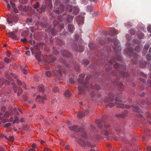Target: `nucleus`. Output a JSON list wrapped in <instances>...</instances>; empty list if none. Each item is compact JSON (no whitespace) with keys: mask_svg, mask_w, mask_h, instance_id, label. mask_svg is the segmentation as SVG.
Masks as SVG:
<instances>
[{"mask_svg":"<svg viewBox=\"0 0 151 151\" xmlns=\"http://www.w3.org/2000/svg\"><path fill=\"white\" fill-rule=\"evenodd\" d=\"M114 67L117 70V72L115 70H113L111 72V74L114 76H116L118 73L121 76L126 77L129 76V74L125 73L126 66L125 65H121L118 63H116L114 65Z\"/></svg>","mask_w":151,"mask_h":151,"instance_id":"1","label":"nucleus"},{"mask_svg":"<svg viewBox=\"0 0 151 151\" xmlns=\"http://www.w3.org/2000/svg\"><path fill=\"white\" fill-rule=\"evenodd\" d=\"M108 41L109 42H111L112 48L115 52L116 53H118L120 52L122 48L119 46V41L117 39H114L113 40L110 38H108Z\"/></svg>","mask_w":151,"mask_h":151,"instance_id":"2","label":"nucleus"},{"mask_svg":"<svg viewBox=\"0 0 151 151\" xmlns=\"http://www.w3.org/2000/svg\"><path fill=\"white\" fill-rule=\"evenodd\" d=\"M116 104L117 105V107L118 108H122L125 107L126 108L129 109L130 107L133 106V110L134 111L137 112H140V110L139 109L138 106H134L133 105H131V106L126 105H125L124 104L119 102L116 103Z\"/></svg>","mask_w":151,"mask_h":151,"instance_id":"3","label":"nucleus"},{"mask_svg":"<svg viewBox=\"0 0 151 151\" xmlns=\"http://www.w3.org/2000/svg\"><path fill=\"white\" fill-rule=\"evenodd\" d=\"M78 142L81 145L84 146H88L90 147H95V145L93 143H91L88 141L85 142L82 139H79L78 140Z\"/></svg>","mask_w":151,"mask_h":151,"instance_id":"4","label":"nucleus"},{"mask_svg":"<svg viewBox=\"0 0 151 151\" xmlns=\"http://www.w3.org/2000/svg\"><path fill=\"white\" fill-rule=\"evenodd\" d=\"M127 49L130 52V54L129 56H131L132 55L133 56L134 58L135 59H137L138 58V55L136 53H133V48L132 47H130V44L129 43H127Z\"/></svg>","mask_w":151,"mask_h":151,"instance_id":"5","label":"nucleus"},{"mask_svg":"<svg viewBox=\"0 0 151 151\" xmlns=\"http://www.w3.org/2000/svg\"><path fill=\"white\" fill-rule=\"evenodd\" d=\"M72 49L76 51L81 52L83 51V47L81 45L78 44V46L75 43L72 45Z\"/></svg>","mask_w":151,"mask_h":151,"instance_id":"6","label":"nucleus"},{"mask_svg":"<svg viewBox=\"0 0 151 151\" xmlns=\"http://www.w3.org/2000/svg\"><path fill=\"white\" fill-rule=\"evenodd\" d=\"M61 53L62 55L65 58H71L72 57V54L68 50H62L61 51Z\"/></svg>","mask_w":151,"mask_h":151,"instance_id":"7","label":"nucleus"},{"mask_svg":"<svg viewBox=\"0 0 151 151\" xmlns=\"http://www.w3.org/2000/svg\"><path fill=\"white\" fill-rule=\"evenodd\" d=\"M19 19L18 17L15 15H13L9 17L7 19L9 24L12 23L13 22L16 23Z\"/></svg>","mask_w":151,"mask_h":151,"instance_id":"8","label":"nucleus"},{"mask_svg":"<svg viewBox=\"0 0 151 151\" xmlns=\"http://www.w3.org/2000/svg\"><path fill=\"white\" fill-rule=\"evenodd\" d=\"M78 127V126L75 125L73 126L69 127L68 128H69L71 131H75L76 132H81L83 130V129L82 127L79 128H78V129H77Z\"/></svg>","mask_w":151,"mask_h":151,"instance_id":"9","label":"nucleus"},{"mask_svg":"<svg viewBox=\"0 0 151 151\" xmlns=\"http://www.w3.org/2000/svg\"><path fill=\"white\" fill-rule=\"evenodd\" d=\"M7 35L11 39H14L17 40L19 39V37L17 36V35L14 32L12 31L9 32Z\"/></svg>","mask_w":151,"mask_h":151,"instance_id":"10","label":"nucleus"},{"mask_svg":"<svg viewBox=\"0 0 151 151\" xmlns=\"http://www.w3.org/2000/svg\"><path fill=\"white\" fill-rule=\"evenodd\" d=\"M105 35H109L111 36H113L117 35L115 32V29L114 28H111L110 29L109 32H106L104 33Z\"/></svg>","mask_w":151,"mask_h":151,"instance_id":"11","label":"nucleus"},{"mask_svg":"<svg viewBox=\"0 0 151 151\" xmlns=\"http://www.w3.org/2000/svg\"><path fill=\"white\" fill-rule=\"evenodd\" d=\"M19 11L27 12L30 10V7L28 6L21 5L19 6Z\"/></svg>","mask_w":151,"mask_h":151,"instance_id":"12","label":"nucleus"},{"mask_svg":"<svg viewBox=\"0 0 151 151\" xmlns=\"http://www.w3.org/2000/svg\"><path fill=\"white\" fill-rule=\"evenodd\" d=\"M88 114V110H86L83 112H80L77 114L78 116L80 118H83L86 115Z\"/></svg>","mask_w":151,"mask_h":151,"instance_id":"13","label":"nucleus"},{"mask_svg":"<svg viewBox=\"0 0 151 151\" xmlns=\"http://www.w3.org/2000/svg\"><path fill=\"white\" fill-rule=\"evenodd\" d=\"M128 111L127 110L122 114H115V116L118 118H124L126 115L127 114Z\"/></svg>","mask_w":151,"mask_h":151,"instance_id":"14","label":"nucleus"},{"mask_svg":"<svg viewBox=\"0 0 151 151\" xmlns=\"http://www.w3.org/2000/svg\"><path fill=\"white\" fill-rule=\"evenodd\" d=\"M68 30L71 33H72L75 29L74 26L71 24H69L68 26Z\"/></svg>","mask_w":151,"mask_h":151,"instance_id":"15","label":"nucleus"},{"mask_svg":"<svg viewBox=\"0 0 151 151\" xmlns=\"http://www.w3.org/2000/svg\"><path fill=\"white\" fill-rule=\"evenodd\" d=\"M61 62L63 64L67 67H69L70 66L72 65L73 64V63L71 62H69L68 63L64 59H63Z\"/></svg>","mask_w":151,"mask_h":151,"instance_id":"16","label":"nucleus"},{"mask_svg":"<svg viewBox=\"0 0 151 151\" xmlns=\"http://www.w3.org/2000/svg\"><path fill=\"white\" fill-rule=\"evenodd\" d=\"M89 85L91 88H94L96 90H98L100 89V86L98 85L97 84H94L93 85V84L90 83Z\"/></svg>","mask_w":151,"mask_h":151,"instance_id":"17","label":"nucleus"},{"mask_svg":"<svg viewBox=\"0 0 151 151\" xmlns=\"http://www.w3.org/2000/svg\"><path fill=\"white\" fill-rule=\"evenodd\" d=\"M90 77L89 76H87L86 77V81L85 82V84H84V88H87L90 86L89 84H88V82L90 80Z\"/></svg>","mask_w":151,"mask_h":151,"instance_id":"18","label":"nucleus"},{"mask_svg":"<svg viewBox=\"0 0 151 151\" xmlns=\"http://www.w3.org/2000/svg\"><path fill=\"white\" fill-rule=\"evenodd\" d=\"M17 84L20 86H22V87L24 88H26V86L25 84L22 83L20 80L18 79H17Z\"/></svg>","mask_w":151,"mask_h":151,"instance_id":"19","label":"nucleus"},{"mask_svg":"<svg viewBox=\"0 0 151 151\" xmlns=\"http://www.w3.org/2000/svg\"><path fill=\"white\" fill-rule=\"evenodd\" d=\"M73 16L68 15V16L65 17L66 21L68 23L71 22L73 20Z\"/></svg>","mask_w":151,"mask_h":151,"instance_id":"20","label":"nucleus"},{"mask_svg":"<svg viewBox=\"0 0 151 151\" xmlns=\"http://www.w3.org/2000/svg\"><path fill=\"white\" fill-rule=\"evenodd\" d=\"M139 66L141 68H145L146 66V63L145 61L140 60L139 62Z\"/></svg>","mask_w":151,"mask_h":151,"instance_id":"21","label":"nucleus"},{"mask_svg":"<svg viewBox=\"0 0 151 151\" xmlns=\"http://www.w3.org/2000/svg\"><path fill=\"white\" fill-rule=\"evenodd\" d=\"M73 9V13L75 15H77L78 14L79 12V9L78 7L74 6Z\"/></svg>","mask_w":151,"mask_h":151,"instance_id":"22","label":"nucleus"},{"mask_svg":"<svg viewBox=\"0 0 151 151\" xmlns=\"http://www.w3.org/2000/svg\"><path fill=\"white\" fill-rule=\"evenodd\" d=\"M94 7L92 5H88L86 7V10L89 12H92L93 9Z\"/></svg>","mask_w":151,"mask_h":151,"instance_id":"23","label":"nucleus"},{"mask_svg":"<svg viewBox=\"0 0 151 151\" xmlns=\"http://www.w3.org/2000/svg\"><path fill=\"white\" fill-rule=\"evenodd\" d=\"M78 89L79 91L78 93L81 94L82 93H83L84 91V88L81 86H79L78 87Z\"/></svg>","mask_w":151,"mask_h":151,"instance_id":"24","label":"nucleus"},{"mask_svg":"<svg viewBox=\"0 0 151 151\" xmlns=\"http://www.w3.org/2000/svg\"><path fill=\"white\" fill-rule=\"evenodd\" d=\"M46 9V7L45 5H42L41 6L39 10H40V13H42V12H45Z\"/></svg>","mask_w":151,"mask_h":151,"instance_id":"25","label":"nucleus"},{"mask_svg":"<svg viewBox=\"0 0 151 151\" xmlns=\"http://www.w3.org/2000/svg\"><path fill=\"white\" fill-rule=\"evenodd\" d=\"M64 7H63L60 9L59 8H58L57 9H56V10L54 11V12L58 14H60L62 12V11L63 10Z\"/></svg>","mask_w":151,"mask_h":151,"instance_id":"26","label":"nucleus"},{"mask_svg":"<svg viewBox=\"0 0 151 151\" xmlns=\"http://www.w3.org/2000/svg\"><path fill=\"white\" fill-rule=\"evenodd\" d=\"M137 37L139 39H142L144 37V34L141 32H139L137 34Z\"/></svg>","mask_w":151,"mask_h":151,"instance_id":"27","label":"nucleus"},{"mask_svg":"<svg viewBox=\"0 0 151 151\" xmlns=\"http://www.w3.org/2000/svg\"><path fill=\"white\" fill-rule=\"evenodd\" d=\"M64 94L65 96L66 97H69L71 95V93L68 90H67L65 91Z\"/></svg>","mask_w":151,"mask_h":151,"instance_id":"28","label":"nucleus"},{"mask_svg":"<svg viewBox=\"0 0 151 151\" xmlns=\"http://www.w3.org/2000/svg\"><path fill=\"white\" fill-rule=\"evenodd\" d=\"M38 89L39 91L43 93L44 91V88L43 86L42 85H40L38 87Z\"/></svg>","mask_w":151,"mask_h":151,"instance_id":"29","label":"nucleus"},{"mask_svg":"<svg viewBox=\"0 0 151 151\" xmlns=\"http://www.w3.org/2000/svg\"><path fill=\"white\" fill-rule=\"evenodd\" d=\"M82 63L85 65H87L89 63V61L87 59H84L82 60Z\"/></svg>","mask_w":151,"mask_h":151,"instance_id":"30","label":"nucleus"},{"mask_svg":"<svg viewBox=\"0 0 151 151\" xmlns=\"http://www.w3.org/2000/svg\"><path fill=\"white\" fill-rule=\"evenodd\" d=\"M51 33L52 35H55L57 34V31L55 29V27H53L52 29Z\"/></svg>","mask_w":151,"mask_h":151,"instance_id":"31","label":"nucleus"},{"mask_svg":"<svg viewBox=\"0 0 151 151\" xmlns=\"http://www.w3.org/2000/svg\"><path fill=\"white\" fill-rule=\"evenodd\" d=\"M109 96L110 98L109 101H113L114 99V95L112 93H109Z\"/></svg>","mask_w":151,"mask_h":151,"instance_id":"32","label":"nucleus"},{"mask_svg":"<svg viewBox=\"0 0 151 151\" xmlns=\"http://www.w3.org/2000/svg\"><path fill=\"white\" fill-rule=\"evenodd\" d=\"M96 122L97 124L98 127L100 129L103 126L101 121L100 120H98Z\"/></svg>","mask_w":151,"mask_h":151,"instance_id":"33","label":"nucleus"},{"mask_svg":"<svg viewBox=\"0 0 151 151\" xmlns=\"http://www.w3.org/2000/svg\"><path fill=\"white\" fill-rule=\"evenodd\" d=\"M40 3L38 2H36L33 5V7L35 9H37L39 7Z\"/></svg>","mask_w":151,"mask_h":151,"instance_id":"34","label":"nucleus"},{"mask_svg":"<svg viewBox=\"0 0 151 151\" xmlns=\"http://www.w3.org/2000/svg\"><path fill=\"white\" fill-rule=\"evenodd\" d=\"M73 8L72 6L71 5H69L68 6L67 8V10L69 12H71L73 10Z\"/></svg>","mask_w":151,"mask_h":151,"instance_id":"35","label":"nucleus"},{"mask_svg":"<svg viewBox=\"0 0 151 151\" xmlns=\"http://www.w3.org/2000/svg\"><path fill=\"white\" fill-rule=\"evenodd\" d=\"M75 70L77 71H80L79 67L77 63H76L74 65Z\"/></svg>","mask_w":151,"mask_h":151,"instance_id":"36","label":"nucleus"},{"mask_svg":"<svg viewBox=\"0 0 151 151\" xmlns=\"http://www.w3.org/2000/svg\"><path fill=\"white\" fill-rule=\"evenodd\" d=\"M78 82L81 84H83L84 87V84H85V82H84L83 79L81 78H79L78 79Z\"/></svg>","mask_w":151,"mask_h":151,"instance_id":"37","label":"nucleus"},{"mask_svg":"<svg viewBox=\"0 0 151 151\" xmlns=\"http://www.w3.org/2000/svg\"><path fill=\"white\" fill-rule=\"evenodd\" d=\"M40 99L42 101L43 100H46V97L45 96H37L36 99Z\"/></svg>","mask_w":151,"mask_h":151,"instance_id":"38","label":"nucleus"},{"mask_svg":"<svg viewBox=\"0 0 151 151\" xmlns=\"http://www.w3.org/2000/svg\"><path fill=\"white\" fill-rule=\"evenodd\" d=\"M118 89L121 91H122L123 90V84L122 83H121L119 85Z\"/></svg>","mask_w":151,"mask_h":151,"instance_id":"39","label":"nucleus"},{"mask_svg":"<svg viewBox=\"0 0 151 151\" xmlns=\"http://www.w3.org/2000/svg\"><path fill=\"white\" fill-rule=\"evenodd\" d=\"M57 42L58 44L60 45H62L64 44L63 41L60 39H58L57 40Z\"/></svg>","mask_w":151,"mask_h":151,"instance_id":"40","label":"nucleus"},{"mask_svg":"<svg viewBox=\"0 0 151 151\" xmlns=\"http://www.w3.org/2000/svg\"><path fill=\"white\" fill-rule=\"evenodd\" d=\"M4 61L5 63H9L11 62V60L7 58H5L4 59Z\"/></svg>","mask_w":151,"mask_h":151,"instance_id":"41","label":"nucleus"},{"mask_svg":"<svg viewBox=\"0 0 151 151\" xmlns=\"http://www.w3.org/2000/svg\"><path fill=\"white\" fill-rule=\"evenodd\" d=\"M114 104L113 103H109L108 104H106L105 105V106L106 107H107V106H109L111 108L113 107L114 106Z\"/></svg>","mask_w":151,"mask_h":151,"instance_id":"42","label":"nucleus"},{"mask_svg":"<svg viewBox=\"0 0 151 151\" xmlns=\"http://www.w3.org/2000/svg\"><path fill=\"white\" fill-rule=\"evenodd\" d=\"M147 60L148 61H150L151 60V55L149 54H147L146 56Z\"/></svg>","mask_w":151,"mask_h":151,"instance_id":"43","label":"nucleus"},{"mask_svg":"<svg viewBox=\"0 0 151 151\" xmlns=\"http://www.w3.org/2000/svg\"><path fill=\"white\" fill-rule=\"evenodd\" d=\"M48 7L49 9L50 10H52V9L53 6H52V4L51 1H50V2L48 5Z\"/></svg>","mask_w":151,"mask_h":151,"instance_id":"44","label":"nucleus"},{"mask_svg":"<svg viewBox=\"0 0 151 151\" xmlns=\"http://www.w3.org/2000/svg\"><path fill=\"white\" fill-rule=\"evenodd\" d=\"M35 57L38 61L39 62H41L42 59L40 56L39 55H35Z\"/></svg>","mask_w":151,"mask_h":151,"instance_id":"45","label":"nucleus"},{"mask_svg":"<svg viewBox=\"0 0 151 151\" xmlns=\"http://www.w3.org/2000/svg\"><path fill=\"white\" fill-rule=\"evenodd\" d=\"M59 91V88L57 87H55L53 88L52 89L54 93H56Z\"/></svg>","mask_w":151,"mask_h":151,"instance_id":"46","label":"nucleus"},{"mask_svg":"<svg viewBox=\"0 0 151 151\" xmlns=\"http://www.w3.org/2000/svg\"><path fill=\"white\" fill-rule=\"evenodd\" d=\"M20 3L25 4L28 2V0H19Z\"/></svg>","mask_w":151,"mask_h":151,"instance_id":"47","label":"nucleus"},{"mask_svg":"<svg viewBox=\"0 0 151 151\" xmlns=\"http://www.w3.org/2000/svg\"><path fill=\"white\" fill-rule=\"evenodd\" d=\"M46 76L48 77L51 76V73L50 71H47L45 72Z\"/></svg>","mask_w":151,"mask_h":151,"instance_id":"48","label":"nucleus"},{"mask_svg":"<svg viewBox=\"0 0 151 151\" xmlns=\"http://www.w3.org/2000/svg\"><path fill=\"white\" fill-rule=\"evenodd\" d=\"M60 3L59 0H55V3L54 4V6H57Z\"/></svg>","mask_w":151,"mask_h":151,"instance_id":"49","label":"nucleus"},{"mask_svg":"<svg viewBox=\"0 0 151 151\" xmlns=\"http://www.w3.org/2000/svg\"><path fill=\"white\" fill-rule=\"evenodd\" d=\"M5 110L4 107L2 108L1 111H0V115H3L4 114V112Z\"/></svg>","mask_w":151,"mask_h":151,"instance_id":"50","label":"nucleus"},{"mask_svg":"<svg viewBox=\"0 0 151 151\" xmlns=\"http://www.w3.org/2000/svg\"><path fill=\"white\" fill-rule=\"evenodd\" d=\"M140 47L139 45L136 46L135 48V50L137 51L138 52L140 50Z\"/></svg>","mask_w":151,"mask_h":151,"instance_id":"51","label":"nucleus"},{"mask_svg":"<svg viewBox=\"0 0 151 151\" xmlns=\"http://www.w3.org/2000/svg\"><path fill=\"white\" fill-rule=\"evenodd\" d=\"M22 73L24 74L25 75H26L28 73V70L26 68H24L22 70Z\"/></svg>","mask_w":151,"mask_h":151,"instance_id":"52","label":"nucleus"},{"mask_svg":"<svg viewBox=\"0 0 151 151\" xmlns=\"http://www.w3.org/2000/svg\"><path fill=\"white\" fill-rule=\"evenodd\" d=\"M83 132V134L81 135V136L84 138H86L87 137V136L86 133L84 131Z\"/></svg>","mask_w":151,"mask_h":151,"instance_id":"53","label":"nucleus"},{"mask_svg":"<svg viewBox=\"0 0 151 151\" xmlns=\"http://www.w3.org/2000/svg\"><path fill=\"white\" fill-rule=\"evenodd\" d=\"M18 89L19 90L17 93V95L18 96H19V95L21 93L22 91V89L21 87L19 88Z\"/></svg>","mask_w":151,"mask_h":151,"instance_id":"54","label":"nucleus"},{"mask_svg":"<svg viewBox=\"0 0 151 151\" xmlns=\"http://www.w3.org/2000/svg\"><path fill=\"white\" fill-rule=\"evenodd\" d=\"M26 22L27 23H31L32 22V20L30 18H27L26 19Z\"/></svg>","mask_w":151,"mask_h":151,"instance_id":"55","label":"nucleus"},{"mask_svg":"<svg viewBox=\"0 0 151 151\" xmlns=\"http://www.w3.org/2000/svg\"><path fill=\"white\" fill-rule=\"evenodd\" d=\"M130 33L132 35H134L135 34V32L133 29H131L130 31Z\"/></svg>","mask_w":151,"mask_h":151,"instance_id":"56","label":"nucleus"},{"mask_svg":"<svg viewBox=\"0 0 151 151\" xmlns=\"http://www.w3.org/2000/svg\"><path fill=\"white\" fill-rule=\"evenodd\" d=\"M147 29L148 32L151 33V25L148 26L147 27Z\"/></svg>","mask_w":151,"mask_h":151,"instance_id":"57","label":"nucleus"},{"mask_svg":"<svg viewBox=\"0 0 151 151\" xmlns=\"http://www.w3.org/2000/svg\"><path fill=\"white\" fill-rule=\"evenodd\" d=\"M69 82L73 84H74L75 83V81L71 78H70L69 79Z\"/></svg>","mask_w":151,"mask_h":151,"instance_id":"58","label":"nucleus"},{"mask_svg":"<svg viewBox=\"0 0 151 151\" xmlns=\"http://www.w3.org/2000/svg\"><path fill=\"white\" fill-rule=\"evenodd\" d=\"M149 46L148 44H145L144 46V48L147 50L149 48Z\"/></svg>","mask_w":151,"mask_h":151,"instance_id":"59","label":"nucleus"},{"mask_svg":"<svg viewBox=\"0 0 151 151\" xmlns=\"http://www.w3.org/2000/svg\"><path fill=\"white\" fill-rule=\"evenodd\" d=\"M104 127L106 128H108L110 127V125L108 123H106L104 125Z\"/></svg>","mask_w":151,"mask_h":151,"instance_id":"60","label":"nucleus"},{"mask_svg":"<svg viewBox=\"0 0 151 151\" xmlns=\"http://www.w3.org/2000/svg\"><path fill=\"white\" fill-rule=\"evenodd\" d=\"M7 139L9 140L12 141L14 140V137L13 136H10L9 137V138Z\"/></svg>","mask_w":151,"mask_h":151,"instance_id":"61","label":"nucleus"},{"mask_svg":"<svg viewBox=\"0 0 151 151\" xmlns=\"http://www.w3.org/2000/svg\"><path fill=\"white\" fill-rule=\"evenodd\" d=\"M115 101H118L119 102H122V100L119 99L118 97H116L115 98Z\"/></svg>","mask_w":151,"mask_h":151,"instance_id":"62","label":"nucleus"},{"mask_svg":"<svg viewBox=\"0 0 151 151\" xmlns=\"http://www.w3.org/2000/svg\"><path fill=\"white\" fill-rule=\"evenodd\" d=\"M40 25H41V26H42L43 27H46L47 26V24H44L43 23H40Z\"/></svg>","mask_w":151,"mask_h":151,"instance_id":"63","label":"nucleus"},{"mask_svg":"<svg viewBox=\"0 0 151 151\" xmlns=\"http://www.w3.org/2000/svg\"><path fill=\"white\" fill-rule=\"evenodd\" d=\"M6 55L8 57H10L11 55V53L8 51H6Z\"/></svg>","mask_w":151,"mask_h":151,"instance_id":"64","label":"nucleus"}]
</instances>
